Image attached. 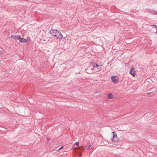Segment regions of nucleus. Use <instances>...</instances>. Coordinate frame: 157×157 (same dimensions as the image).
<instances>
[{"mask_svg":"<svg viewBox=\"0 0 157 157\" xmlns=\"http://www.w3.org/2000/svg\"><path fill=\"white\" fill-rule=\"evenodd\" d=\"M50 33L52 36L57 37L59 39H62L63 36L61 33L56 30L51 29L50 31Z\"/></svg>","mask_w":157,"mask_h":157,"instance_id":"f257e3e1","label":"nucleus"},{"mask_svg":"<svg viewBox=\"0 0 157 157\" xmlns=\"http://www.w3.org/2000/svg\"><path fill=\"white\" fill-rule=\"evenodd\" d=\"M113 134V137L111 140L114 142H116L118 141L119 139L117 137V134L115 131L112 132Z\"/></svg>","mask_w":157,"mask_h":157,"instance_id":"f03ea898","label":"nucleus"},{"mask_svg":"<svg viewBox=\"0 0 157 157\" xmlns=\"http://www.w3.org/2000/svg\"><path fill=\"white\" fill-rule=\"evenodd\" d=\"M18 37L19 40V41L20 42L23 43H27L28 41V39L22 38L20 36Z\"/></svg>","mask_w":157,"mask_h":157,"instance_id":"7ed1b4c3","label":"nucleus"},{"mask_svg":"<svg viewBox=\"0 0 157 157\" xmlns=\"http://www.w3.org/2000/svg\"><path fill=\"white\" fill-rule=\"evenodd\" d=\"M118 77L116 76H113L111 77V80L112 81L115 83H118Z\"/></svg>","mask_w":157,"mask_h":157,"instance_id":"20e7f679","label":"nucleus"},{"mask_svg":"<svg viewBox=\"0 0 157 157\" xmlns=\"http://www.w3.org/2000/svg\"><path fill=\"white\" fill-rule=\"evenodd\" d=\"M79 143L78 142H76L74 144V145L73 146V148H78L80 150L83 149L84 148L83 147H79Z\"/></svg>","mask_w":157,"mask_h":157,"instance_id":"39448f33","label":"nucleus"},{"mask_svg":"<svg viewBox=\"0 0 157 157\" xmlns=\"http://www.w3.org/2000/svg\"><path fill=\"white\" fill-rule=\"evenodd\" d=\"M129 73L133 77H135L136 74L135 73V71L133 67L132 68L130 69L129 71Z\"/></svg>","mask_w":157,"mask_h":157,"instance_id":"423d86ee","label":"nucleus"},{"mask_svg":"<svg viewBox=\"0 0 157 157\" xmlns=\"http://www.w3.org/2000/svg\"><path fill=\"white\" fill-rule=\"evenodd\" d=\"M20 35H17V36H15L14 35H11V37L13 39H14L16 40L17 39H18L19 40V36Z\"/></svg>","mask_w":157,"mask_h":157,"instance_id":"0eeeda50","label":"nucleus"},{"mask_svg":"<svg viewBox=\"0 0 157 157\" xmlns=\"http://www.w3.org/2000/svg\"><path fill=\"white\" fill-rule=\"evenodd\" d=\"M91 64L94 67H96V66L98 64L96 63H95L92 62H91Z\"/></svg>","mask_w":157,"mask_h":157,"instance_id":"6e6552de","label":"nucleus"},{"mask_svg":"<svg viewBox=\"0 0 157 157\" xmlns=\"http://www.w3.org/2000/svg\"><path fill=\"white\" fill-rule=\"evenodd\" d=\"M113 96L112 94H109L108 95V97L109 99H111L112 98Z\"/></svg>","mask_w":157,"mask_h":157,"instance_id":"1a4fd4ad","label":"nucleus"},{"mask_svg":"<svg viewBox=\"0 0 157 157\" xmlns=\"http://www.w3.org/2000/svg\"><path fill=\"white\" fill-rule=\"evenodd\" d=\"M96 67L98 69H101L102 68V66L101 65H100L97 64Z\"/></svg>","mask_w":157,"mask_h":157,"instance_id":"9d476101","label":"nucleus"},{"mask_svg":"<svg viewBox=\"0 0 157 157\" xmlns=\"http://www.w3.org/2000/svg\"><path fill=\"white\" fill-rule=\"evenodd\" d=\"M153 26V27H156V28H157V25H153V26ZM155 29H157V30H156V32H155V33H157V29L156 28Z\"/></svg>","mask_w":157,"mask_h":157,"instance_id":"9b49d317","label":"nucleus"},{"mask_svg":"<svg viewBox=\"0 0 157 157\" xmlns=\"http://www.w3.org/2000/svg\"><path fill=\"white\" fill-rule=\"evenodd\" d=\"M84 148H85L86 149V150L88 149L89 148V147L88 146H85L84 147Z\"/></svg>","mask_w":157,"mask_h":157,"instance_id":"f8f14e48","label":"nucleus"},{"mask_svg":"<svg viewBox=\"0 0 157 157\" xmlns=\"http://www.w3.org/2000/svg\"><path fill=\"white\" fill-rule=\"evenodd\" d=\"M87 146L89 147L90 148L91 146V144L90 143H89L88 145H87Z\"/></svg>","mask_w":157,"mask_h":157,"instance_id":"ddd939ff","label":"nucleus"},{"mask_svg":"<svg viewBox=\"0 0 157 157\" xmlns=\"http://www.w3.org/2000/svg\"><path fill=\"white\" fill-rule=\"evenodd\" d=\"M153 12H154V13H157V12H155V11H154V10H153V11H151V13H153ZM154 13V14H156V13Z\"/></svg>","mask_w":157,"mask_h":157,"instance_id":"4468645a","label":"nucleus"},{"mask_svg":"<svg viewBox=\"0 0 157 157\" xmlns=\"http://www.w3.org/2000/svg\"><path fill=\"white\" fill-rule=\"evenodd\" d=\"M63 146H62L58 150H59L60 149L63 148Z\"/></svg>","mask_w":157,"mask_h":157,"instance_id":"2eb2a0df","label":"nucleus"},{"mask_svg":"<svg viewBox=\"0 0 157 157\" xmlns=\"http://www.w3.org/2000/svg\"><path fill=\"white\" fill-rule=\"evenodd\" d=\"M2 53V52L0 50V54H1Z\"/></svg>","mask_w":157,"mask_h":157,"instance_id":"dca6fc26","label":"nucleus"},{"mask_svg":"<svg viewBox=\"0 0 157 157\" xmlns=\"http://www.w3.org/2000/svg\"><path fill=\"white\" fill-rule=\"evenodd\" d=\"M49 140H50L49 138H47V140H48V141H49Z\"/></svg>","mask_w":157,"mask_h":157,"instance_id":"f3484780","label":"nucleus"},{"mask_svg":"<svg viewBox=\"0 0 157 157\" xmlns=\"http://www.w3.org/2000/svg\"><path fill=\"white\" fill-rule=\"evenodd\" d=\"M151 92H150V93H147V94H151Z\"/></svg>","mask_w":157,"mask_h":157,"instance_id":"a211bd4d","label":"nucleus"}]
</instances>
